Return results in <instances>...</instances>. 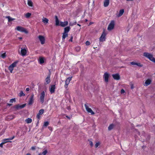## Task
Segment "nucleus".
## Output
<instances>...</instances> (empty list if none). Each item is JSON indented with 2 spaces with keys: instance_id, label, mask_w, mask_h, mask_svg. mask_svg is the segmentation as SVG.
<instances>
[{
  "instance_id": "nucleus-1",
  "label": "nucleus",
  "mask_w": 155,
  "mask_h": 155,
  "mask_svg": "<svg viewBox=\"0 0 155 155\" xmlns=\"http://www.w3.org/2000/svg\"><path fill=\"white\" fill-rule=\"evenodd\" d=\"M143 56L155 63V58L153 57L152 54L147 52H144L143 53Z\"/></svg>"
},
{
  "instance_id": "nucleus-2",
  "label": "nucleus",
  "mask_w": 155,
  "mask_h": 155,
  "mask_svg": "<svg viewBox=\"0 0 155 155\" xmlns=\"http://www.w3.org/2000/svg\"><path fill=\"white\" fill-rule=\"evenodd\" d=\"M15 29L20 32H25V33H28V31L25 28L20 26H18L16 27L15 28Z\"/></svg>"
},
{
  "instance_id": "nucleus-3",
  "label": "nucleus",
  "mask_w": 155,
  "mask_h": 155,
  "mask_svg": "<svg viewBox=\"0 0 155 155\" xmlns=\"http://www.w3.org/2000/svg\"><path fill=\"white\" fill-rule=\"evenodd\" d=\"M106 34L105 32L104 31L102 34L101 36L99 38V40L101 42H103L105 41L106 40Z\"/></svg>"
},
{
  "instance_id": "nucleus-4",
  "label": "nucleus",
  "mask_w": 155,
  "mask_h": 155,
  "mask_svg": "<svg viewBox=\"0 0 155 155\" xmlns=\"http://www.w3.org/2000/svg\"><path fill=\"white\" fill-rule=\"evenodd\" d=\"M17 62H14L11 64L8 67V70L10 71L11 73L12 72V71L13 70L14 68L16 67Z\"/></svg>"
},
{
  "instance_id": "nucleus-5",
  "label": "nucleus",
  "mask_w": 155,
  "mask_h": 155,
  "mask_svg": "<svg viewBox=\"0 0 155 155\" xmlns=\"http://www.w3.org/2000/svg\"><path fill=\"white\" fill-rule=\"evenodd\" d=\"M84 106L86 110L88 113H91V115H93L94 114V112L93 111L92 109L89 108L87 104H85Z\"/></svg>"
},
{
  "instance_id": "nucleus-6",
  "label": "nucleus",
  "mask_w": 155,
  "mask_h": 155,
  "mask_svg": "<svg viewBox=\"0 0 155 155\" xmlns=\"http://www.w3.org/2000/svg\"><path fill=\"white\" fill-rule=\"evenodd\" d=\"M45 92L44 91H43L41 93L40 97V101L41 103H43L44 101L45 97Z\"/></svg>"
},
{
  "instance_id": "nucleus-7",
  "label": "nucleus",
  "mask_w": 155,
  "mask_h": 155,
  "mask_svg": "<svg viewBox=\"0 0 155 155\" xmlns=\"http://www.w3.org/2000/svg\"><path fill=\"white\" fill-rule=\"evenodd\" d=\"M114 26V21H112L109 24L107 28V29L109 30H111L113 29Z\"/></svg>"
},
{
  "instance_id": "nucleus-8",
  "label": "nucleus",
  "mask_w": 155,
  "mask_h": 155,
  "mask_svg": "<svg viewBox=\"0 0 155 155\" xmlns=\"http://www.w3.org/2000/svg\"><path fill=\"white\" fill-rule=\"evenodd\" d=\"M72 77H69L65 81V84L64 85V87L67 88L68 87V85L69 84L70 81L71 80Z\"/></svg>"
},
{
  "instance_id": "nucleus-9",
  "label": "nucleus",
  "mask_w": 155,
  "mask_h": 155,
  "mask_svg": "<svg viewBox=\"0 0 155 155\" xmlns=\"http://www.w3.org/2000/svg\"><path fill=\"white\" fill-rule=\"evenodd\" d=\"M15 138L14 136H13L12 137H10L8 138L2 140V142L4 143V144H5L6 143L8 142H11V141H10V140H11Z\"/></svg>"
},
{
  "instance_id": "nucleus-10",
  "label": "nucleus",
  "mask_w": 155,
  "mask_h": 155,
  "mask_svg": "<svg viewBox=\"0 0 155 155\" xmlns=\"http://www.w3.org/2000/svg\"><path fill=\"white\" fill-rule=\"evenodd\" d=\"M38 39L42 45L44 44L45 43V39L44 37L42 35H39L38 37Z\"/></svg>"
},
{
  "instance_id": "nucleus-11",
  "label": "nucleus",
  "mask_w": 155,
  "mask_h": 155,
  "mask_svg": "<svg viewBox=\"0 0 155 155\" xmlns=\"http://www.w3.org/2000/svg\"><path fill=\"white\" fill-rule=\"evenodd\" d=\"M21 54L22 56H24L27 53L26 49L25 48H21Z\"/></svg>"
},
{
  "instance_id": "nucleus-12",
  "label": "nucleus",
  "mask_w": 155,
  "mask_h": 155,
  "mask_svg": "<svg viewBox=\"0 0 155 155\" xmlns=\"http://www.w3.org/2000/svg\"><path fill=\"white\" fill-rule=\"evenodd\" d=\"M55 89V85H52L51 87L49 88V91L51 94L54 93Z\"/></svg>"
},
{
  "instance_id": "nucleus-13",
  "label": "nucleus",
  "mask_w": 155,
  "mask_h": 155,
  "mask_svg": "<svg viewBox=\"0 0 155 155\" xmlns=\"http://www.w3.org/2000/svg\"><path fill=\"white\" fill-rule=\"evenodd\" d=\"M112 76L115 80H118L120 79V76L118 74H113L112 75Z\"/></svg>"
},
{
  "instance_id": "nucleus-14",
  "label": "nucleus",
  "mask_w": 155,
  "mask_h": 155,
  "mask_svg": "<svg viewBox=\"0 0 155 155\" xmlns=\"http://www.w3.org/2000/svg\"><path fill=\"white\" fill-rule=\"evenodd\" d=\"M109 76V74L107 73H104V79L105 81L106 82H107L108 81V79Z\"/></svg>"
},
{
  "instance_id": "nucleus-15",
  "label": "nucleus",
  "mask_w": 155,
  "mask_h": 155,
  "mask_svg": "<svg viewBox=\"0 0 155 155\" xmlns=\"http://www.w3.org/2000/svg\"><path fill=\"white\" fill-rule=\"evenodd\" d=\"M50 82V75H48L46 78L45 80V84H47Z\"/></svg>"
},
{
  "instance_id": "nucleus-16",
  "label": "nucleus",
  "mask_w": 155,
  "mask_h": 155,
  "mask_svg": "<svg viewBox=\"0 0 155 155\" xmlns=\"http://www.w3.org/2000/svg\"><path fill=\"white\" fill-rule=\"evenodd\" d=\"M151 81L152 80L151 79H147L145 81V83L143 84V85L144 86H147L151 84Z\"/></svg>"
},
{
  "instance_id": "nucleus-17",
  "label": "nucleus",
  "mask_w": 155,
  "mask_h": 155,
  "mask_svg": "<svg viewBox=\"0 0 155 155\" xmlns=\"http://www.w3.org/2000/svg\"><path fill=\"white\" fill-rule=\"evenodd\" d=\"M68 22L66 21L64 22L61 21L60 22V26L62 27H65L68 25Z\"/></svg>"
},
{
  "instance_id": "nucleus-18",
  "label": "nucleus",
  "mask_w": 155,
  "mask_h": 155,
  "mask_svg": "<svg viewBox=\"0 0 155 155\" xmlns=\"http://www.w3.org/2000/svg\"><path fill=\"white\" fill-rule=\"evenodd\" d=\"M45 59L42 57H40L38 59L39 62L41 64H43L45 62Z\"/></svg>"
},
{
  "instance_id": "nucleus-19",
  "label": "nucleus",
  "mask_w": 155,
  "mask_h": 155,
  "mask_svg": "<svg viewBox=\"0 0 155 155\" xmlns=\"http://www.w3.org/2000/svg\"><path fill=\"white\" fill-rule=\"evenodd\" d=\"M34 101V95H32L31 97L30 98L29 100V101L28 102V104L29 105H31L32 104Z\"/></svg>"
},
{
  "instance_id": "nucleus-20",
  "label": "nucleus",
  "mask_w": 155,
  "mask_h": 155,
  "mask_svg": "<svg viewBox=\"0 0 155 155\" xmlns=\"http://www.w3.org/2000/svg\"><path fill=\"white\" fill-rule=\"evenodd\" d=\"M110 3V0H104V7H107Z\"/></svg>"
},
{
  "instance_id": "nucleus-21",
  "label": "nucleus",
  "mask_w": 155,
  "mask_h": 155,
  "mask_svg": "<svg viewBox=\"0 0 155 155\" xmlns=\"http://www.w3.org/2000/svg\"><path fill=\"white\" fill-rule=\"evenodd\" d=\"M26 104H24L22 105H17L15 106V107L16 109H18L20 108H22L25 107Z\"/></svg>"
},
{
  "instance_id": "nucleus-22",
  "label": "nucleus",
  "mask_w": 155,
  "mask_h": 155,
  "mask_svg": "<svg viewBox=\"0 0 155 155\" xmlns=\"http://www.w3.org/2000/svg\"><path fill=\"white\" fill-rule=\"evenodd\" d=\"M130 64L133 65H137L139 67L142 66L141 64L140 63H136L135 61H132L130 62Z\"/></svg>"
},
{
  "instance_id": "nucleus-23",
  "label": "nucleus",
  "mask_w": 155,
  "mask_h": 155,
  "mask_svg": "<svg viewBox=\"0 0 155 155\" xmlns=\"http://www.w3.org/2000/svg\"><path fill=\"white\" fill-rule=\"evenodd\" d=\"M55 21H56V26L60 25V22L57 17V16H55Z\"/></svg>"
},
{
  "instance_id": "nucleus-24",
  "label": "nucleus",
  "mask_w": 155,
  "mask_h": 155,
  "mask_svg": "<svg viewBox=\"0 0 155 155\" xmlns=\"http://www.w3.org/2000/svg\"><path fill=\"white\" fill-rule=\"evenodd\" d=\"M42 20V22L45 24L48 23L49 21L48 20L47 18L45 17L43 18Z\"/></svg>"
},
{
  "instance_id": "nucleus-25",
  "label": "nucleus",
  "mask_w": 155,
  "mask_h": 155,
  "mask_svg": "<svg viewBox=\"0 0 155 155\" xmlns=\"http://www.w3.org/2000/svg\"><path fill=\"white\" fill-rule=\"evenodd\" d=\"M70 28L69 26L66 27L64 28V32L68 33L70 31Z\"/></svg>"
},
{
  "instance_id": "nucleus-26",
  "label": "nucleus",
  "mask_w": 155,
  "mask_h": 155,
  "mask_svg": "<svg viewBox=\"0 0 155 155\" xmlns=\"http://www.w3.org/2000/svg\"><path fill=\"white\" fill-rule=\"evenodd\" d=\"M68 36V33L64 32L63 34L62 38L63 39H64L66 37Z\"/></svg>"
},
{
  "instance_id": "nucleus-27",
  "label": "nucleus",
  "mask_w": 155,
  "mask_h": 155,
  "mask_svg": "<svg viewBox=\"0 0 155 155\" xmlns=\"http://www.w3.org/2000/svg\"><path fill=\"white\" fill-rule=\"evenodd\" d=\"M48 153V151L47 150H45L43 151L42 153H39L38 155H46Z\"/></svg>"
},
{
  "instance_id": "nucleus-28",
  "label": "nucleus",
  "mask_w": 155,
  "mask_h": 155,
  "mask_svg": "<svg viewBox=\"0 0 155 155\" xmlns=\"http://www.w3.org/2000/svg\"><path fill=\"white\" fill-rule=\"evenodd\" d=\"M114 125L113 124H111L108 127V130H111L114 127Z\"/></svg>"
},
{
  "instance_id": "nucleus-29",
  "label": "nucleus",
  "mask_w": 155,
  "mask_h": 155,
  "mask_svg": "<svg viewBox=\"0 0 155 155\" xmlns=\"http://www.w3.org/2000/svg\"><path fill=\"white\" fill-rule=\"evenodd\" d=\"M32 119L30 118H28L26 119L25 120V122L27 124H29L31 122H32Z\"/></svg>"
},
{
  "instance_id": "nucleus-30",
  "label": "nucleus",
  "mask_w": 155,
  "mask_h": 155,
  "mask_svg": "<svg viewBox=\"0 0 155 155\" xmlns=\"http://www.w3.org/2000/svg\"><path fill=\"white\" fill-rule=\"evenodd\" d=\"M124 12V10L123 9H121L119 11V13L118 15L119 16H121Z\"/></svg>"
},
{
  "instance_id": "nucleus-31",
  "label": "nucleus",
  "mask_w": 155,
  "mask_h": 155,
  "mask_svg": "<svg viewBox=\"0 0 155 155\" xmlns=\"http://www.w3.org/2000/svg\"><path fill=\"white\" fill-rule=\"evenodd\" d=\"M6 18L8 19V21L9 22H10V21H13L15 19V18H12L11 17H10L9 16L6 17Z\"/></svg>"
},
{
  "instance_id": "nucleus-32",
  "label": "nucleus",
  "mask_w": 155,
  "mask_h": 155,
  "mask_svg": "<svg viewBox=\"0 0 155 155\" xmlns=\"http://www.w3.org/2000/svg\"><path fill=\"white\" fill-rule=\"evenodd\" d=\"M28 4L29 6H31V7H32L33 6L32 2L31 0H28Z\"/></svg>"
},
{
  "instance_id": "nucleus-33",
  "label": "nucleus",
  "mask_w": 155,
  "mask_h": 155,
  "mask_svg": "<svg viewBox=\"0 0 155 155\" xmlns=\"http://www.w3.org/2000/svg\"><path fill=\"white\" fill-rule=\"evenodd\" d=\"M31 15V13H27L25 15L26 18H28Z\"/></svg>"
},
{
  "instance_id": "nucleus-34",
  "label": "nucleus",
  "mask_w": 155,
  "mask_h": 155,
  "mask_svg": "<svg viewBox=\"0 0 155 155\" xmlns=\"http://www.w3.org/2000/svg\"><path fill=\"white\" fill-rule=\"evenodd\" d=\"M44 110H43V109L40 110L39 111L38 114L40 115L44 113Z\"/></svg>"
},
{
  "instance_id": "nucleus-35",
  "label": "nucleus",
  "mask_w": 155,
  "mask_h": 155,
  "mask_svg": "<svg viewBox=\"0 0 155 155\" xmlns=\"http://www.w3.org/2000/svg\"><path fill=\"white\" fill-rule=\"evenodd\" d=\"M100 143L99 142H98L96 143L95 145V148H97L100 145Z\"/></svg>"
},
{
  "instance_id": "nucleus-36",
  "label": "nucleus",
  "mask_w": 155,
  "mask_h": 155,
  "mask_svg": "<svg viewBox=\"0 0 155 155\" xmlns=\"http://www.w3.org/2000/svg\"><path fill=\"white\" fill-rule=\"evenodd\" d=\"M25 95V94L23 93V92L22 91H21L20 93V96H24Z\"/></svg>"
},
{
  "instance_id": "nucleus-37",
  "label": "nucleus",
  "mask_w": 155,
  "mask_h": 155,
  "mask_svg": "<svg viewBox=\"0 0 155 155\" xmlns=\"http://www.w3.org/2000/svg\"><path fill=\"white\" fill-rule=\"evenodd\" d=\"M76 22H75L74 23H72V22H71L69 23V25H70L71 26H72L74 25H76Z\"/></svg>"
},
{
  "instance_id": "nucleus-38",
  "label": "nucleus",
  "mask_w": 155,
  "mask_h": 155,
  "mask_svg": "<svg viewBox=\"0 0 155 155\" xmlns=\"http://www.w3.org/2000/svg\"><path fill=\"white\" fill-rule=\"evenodd\" d=\"M1 56L3 58H5L6 57L5 53L2 54Z\"/></svg>"
},
{
  "instance_id": "nucleus-39",
  "label": "nucleus",
  "mask_w": 155,
  "mask_h": 155,
  "mask_svg": "<svg viewBox=\"0 0 155 155\" xmlns=\"http://www.w3.org/2000/svg\"><path fill=\"white\" fill-rule=\"evenodd\" d=\"M49 124L48 122H45L44 123V126H47Z\"/></svg>"
},
{
  "instance_id": "nucleus-40",
  "label": "nucleus",
  "mask_w": 155,
  "mask_h": 155,
  "mask_svg": "<svg viewBox=\"0 0 155 155\" xmlns=\"http://www.w3.org/2000/svg\"><path fill=\"white\" fill-rule=\"evenodd\" d=\"M15 101V99H12L10 100V102L13 103V102Z\"/></svg>"
},
{
  "instance_id": "nucleus-41",
  "label": "nucleus",
  "mask_w": 155,
  "mask_h": 155,
  "mask_svg": "<svg viewBox=\"0 0 155 155\" xmlns=\"http://www.w3.org/2000/svg\"><path fill=\"white\" fill-rule=\"evenodd\" d=\"M86 44L87 45H90V43L89 41H87L86 42Z\"/></svg>"
},
{
  "instance_id": "nucleus-42",
  "label": "nucleus",
  "mask_w": 155,
  "mask_h": 155,
  "mask_svg": "<svg viewBox=\"0 0 155 155\" xmlns=\"http://www.w3.org/2000/svg\"><path fill=\"white\" fill-rule=\"evenodd\" d=\"M31 149L32 150H35V147H32L31 148Z\"/></svg>"
},
{
  "instance_id": "nucleus-43",
  "label": "nucleus",
  "mask_w": 155,
  "mask_h": 155,
  "mask_svg": "<svg viewBox=\"0 0 155 155\" xmlns=\"http://www.w3.org/2000/svg\"><path fill=\"white\" fill-rule=\"evenodd\" d=\"M4 144V143L2 141V143L1 144H0V147H3V145Z\"/></svg>"
},
{
  "instance_id": "nucleus-44",
  "label": "nucleus",
  "mask_w": 155,
  "mask_h": 155,
  "mask_svg": "<svg viewBox=\"0 0 155 155\" xmlns=\"http://www.w3.org/2000/svg\"><path fill=\"white\" fill-rule=\"evenodd\" d=\"M40 114H38L37 115V118L38 119H40Z\"/></svg>"
},
{
  "instance_id": "nucleus-45",
  "label": "nucleus",
  "mask_w": 155,
  "mask_h": 155,
  "mask_svg": "<svg viewBox=\"0 0 155 155\" xmlns=\"http://www.w3.org/2000/svg\"><path fill=\"white\" fill-rule=\"evenodd\" d=\"M89 144L90 145V146L91 147L93 146V143L92 141H91L89 142Z\"/></svg>"
},
{
  "instance_id": "nucleus-46",
  "label": "nucleus",
  "mask_w": 155,
  "mask_h": 155,
  "mask_svg": "<svg viewBox=\"0 0 155 155\" xmlns=\"http://www.w3.org/2000/svg\"><path fill=\"white\" fill-rule=\"evenodd\" d=\"M124 92H125L124 90L123 89H122L121 91V94H123V93H124Z\"/></svg>"
},
{
  "instance_id": "nucleus-47",
  "label": "nucleus",
  "mask_w": 155,
  "mask_h": 155,
  "mask_svg": "<svg viewBox=\"0 0 155 155\" xmlns=\"http://www.w3.org/2000/svg\"><path fill=\"white\" fill-rule=\"evenodd\" d=\"M72 40H73V37L71 36V38L69 40V41L72 42Z\"/></svg>"
},
{
  "instance_id": "nucleus-48",
  "label": "nucleus",
  "mask_w": 155,
  "mask_h": 155,
  "mask_svg": "<svg viewBox=\"0 0 155 155\" xmlns=\"http://www.w3.org/2000/svg\"><path fill=\"white\" fill-rule=\"evenodd\" d=\"M131 89H133L134 88V85L133 84H132L131 85Z\"/></svg>"
},
{
  "instance_id": "nucleus-49",
  "label": "nucleus",
  "mask_w": 155,
  "mask_h": 155,
  "mask_svg": "<svg viewBox=\"0 0 155 155\" xmlns=\"http://www.w3.org/2000/svg\"><path fill=\"white\" fill-rule=\"evenodd\" d=\"M30 90V89L29 88H27L26 89V91H29Z\"/></svg>"
},
{
  "instance_id": "nucleus-50",
  "label": "nucleus",
  "mask_w": 155,
  "mask_h": 155,
  "mask_svg": "<svg viewBox=\"0 0 155 155\" xmlns=\"http://www.w3.org/2000/svg\"><path fill=\"white\" fill-rule=\"evenodd\" d=\"M48 129L51 130L52 131V128L51 127H48Z\"/></svg>"
},
{
  "instance_id": "nucleus-51",
  "label": "nucleus",
  "mask_w": 155,
  "mask_h": 155,
  "mask_svg": "<svg viewBox=\"0 0 155 155\" xmlns=\"http://www.w3.org/2000/svg\"><path fill=\"white\" fill-rule=\"evenodd\" d=\"M26 155H31V154L29 153H28L26 154Z\"/></svg>"
},
{
  "instance_id": "nucleus-52",
  "label": "nucleus",
  "mask_w": 155,
  "mask_h": 155,
  "mask_svg": "<svg viewBox=\"0 0 155 155\" xmlns=\"http://www.w3.org/2000/svg\"><path fill=\"white\" fill-rule=\"evenodd\" d=\"M92 24V23L91 22L90 23H89V25H91Z\"/></svg>"
},
{
  "instance_id": "nucleus-53",
  "label": "nucleus",
  "mask_w": 155,
  "mask_h": 155,
  "mask_svg": "<svg viewBox=\"0 0 155 155\" xmlns=\"http://www.w3.org/2000/svg\"><path fill=\"white\" fill-rule=\"evenodd\" d=\"M19 38L20 39H22V38L21 37H20V38Z\"/></svg>"
},
{
  "instance_id": "nucleus-54",
  "label": "nucleus",
  "mask_w": 155,
  "mask_h": 155,
  "mask_svg": "<svg viewBox=\"0 0 155 155\" xmlns=\"http://www.w3.org/2000/svg\"><path fill=\"white\" fill-rule=\"evenodd\" d=\"M78 26H81V25H80L79 24H78Z\"/></svg>"
},
{
  "instance_id": "nucleus-55",
  "label": "nucleus",
  "mask_w": 155,
  "mask_h": 155,
  "mask_svg": "<svg viewBox=\"0 0 155 155\" xmlns=\"http://www.w3.org/2000/svg\"><path fill=\"white\" fill-rule=\"evenodd\" d=\"M86 21H87V20L86 19Z\"/></svg>"
},
{
  "instance_id": "nucleus-56",
  "label": "nucleus",
  "mask_w": 155,
  "mask_h": 155,
  "mask_svg": "<svg viewBox=\"0 0 155 155\" xmlns=\"http://www.w3.org/2000/svg\"><path fill=\"white\" fill-rule=\"evenodd\" d=\"M78 48V49H80L79 48Z\"/></svg>"
},
{
  "instance_id": "nucleus-57",
  "label": "nucleus",
  "mask_w": 155,
  "mask_h": 155,
  "mask_svg": "<svg viewBox=\"0 0 155 155\" xmlns=\"http://www.w3.org/2000/svg\"><path fill=\"white\" fill-rule=\"evenodd\" d=\"M154 74H155V73H154Z\"/></svg>"
}]
</instances>
